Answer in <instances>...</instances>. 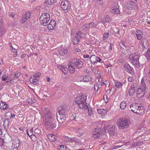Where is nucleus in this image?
Here are the masks:
<instances>
[{"label":"nucleus","instance_id":"49530a36","mask_svg":"<svg viewBox=\"0 0 150 150\" xmlns=\"http://www.w3.org/2000/svg\"><path fill=\"white\" fill-rule=\"evenodd\" d=\"M40 75L41 74L39 72H38L35 74L33 76H31V77L36 79L37 77L38 76H40Z\"/></svg>","mask_w":150,"mask_h":150},{"label":"nucleus","instance_id":"f8f14e48","mask_svg":"<svg viewBox=\"0 0 150 150\" xmlns=\"http://www.w3.org/2000/svg\"><path fill=\"white\" fill-rule=\"evenodd\" d=\"M115 126L114 125L112 126L110 125H109L105 127V128L104 129L105 131L106 130L107 131L110 135H112L113 134L114 132L115 128Z\"/></svg>","mask_w":150,"mask_h":150},{"label":"nucleus","instance_id":"c03bdc74","mask_svg":"<svg viewBox=\"0 0 150 150\" xmlns=\"http://www.w3.org/2000/svg\"><path fill=\"white\" fill-rule=\"evenodd\" d=\"M107 112V110H106L101 109L100 110V114H101L102 115H104L106 114Z\"/></svg>","mask_w":150,"mask_h":150},{"label":"nucleus","instance_id":"6e6552de","mask_svg":"<svg viewBox=\"0 0 150 150\" xmlns=\"http://www.w3.org/2000/svg\"><path fill=\"white\" fill-rule=\"evenodd\" d=\"M103 134L100 129L96 128L93 132L92 137L94 139H99L102 137Z\"/></svg>","mask_w":150,"mask_h":150},{"label":"nucleus","instance_id":"f03ea898","mask_svg":"<svg viewBox=\"0 0 150 150\" xmlns=\"http://www.w3.org/2000/svg\"><path fill=\"white\" fill-rule=\"evenodd\" d=\"M129 123L130 121L129 120L120 117L117 120V125L119 129H123L129 127Z\"/></svg>","mask_w":150,"mask_h":150},{"label":"nucleus","instance_id":"680f3d73","mask_svg":"<svg viewBox=\"0 0 150 150\" xmlns=\"http://www.w3.org/2000/svg\"><path fill=\"white\" fill-rule=\"evenodd\" d=\"M122 146H119V145H116V146H114L113 147V149H117L118 148H119Z\"/></svg>","mask_w":150,"mask_h":150},{"label":"nucleus","instance_id":"9d476101","mask_svg":"<svg viewBox=\"0 0 150 150\" xmlns=\"http://www.w3.org/2000/svg\"><path fill=\"white\" fill-rule=\"evenodd\" d=\"M58 113L59 114H67L68 112L67 108L65 105H63L59 107L58 108Z\"/></svg>","mask_w":150,"mask_h":150},{"label":"nucleus","instance_id":"13d9d810","mask_svg":"<svg viewBox=\"0 0 150 150\" xmlns=\"http://www.w3.org/2000/svg\"><path fill=\"white\" fill-rule=\"evenodd\" d=\"M11 115V112L9 111L7 112L6 114V116L7 117H10Z\"/></svg>","mask_w":150,"mask_h":150},{"label":"nucleus","instance_id":"72a5a7b5","mask_svg":"<svg viewBox=\"0 0 150 150\" xmlns=\"http://www.w3.org/2000/svg\"><path fill=\"white\" fill-rule=\"evenodd\" d=\"M69 69L71 73H73L75 71V68L74 66L71 65V64L69 66Z\"/></svg>","mask_w":150,"mask_h":150},{"label":"nucleus","instance_id":"aec40b11","mask_svg":"<svg viewBox=\"0 0 150 150\" xmlns=\"http://www.w3.org/2000/svg\"><path fill=\"white\" fill-rule=\"evenodd\" d=\"M83 108L86 109H88V115L89 116H91L92 114V110L91 107L89 105H86Z\"/></svg>","mask_w":150,"mask_h":150},{"label":"nucleus","instance_id":"c85d7f7f","mask_svg":"<svg viewBox=\"0 0 150 150\" xmlns=\"http://www.w3.org/2000/svg\"><path fill=\"white\" fill-rule=\"evenodd\" d=\"M144 109H143V106H140L139 108H138V110L137 111V114H138L140 115L144 113Z\"/></svg>","mask_w":150,"mask_h":150},{"label":"nucleus","instance_id":"774afa93","mask_svg":"<svg viewBox=\"0 0 150 150\" xmlns=\"http://www.w3.org/2000/svg\"><path fill=\"white\" fill-rule=\"evenodd\" d=\"M133 79V78L132 77H130L128 79V80L129 82H132V80Z\"/></svg>","mask_w":150,"mask_h":150},{"label":"nucleus","instance_id":"4468645a","mask_svg":"<svg viewBox=\"0 0 150 150\" xmlns=\"http://www.w3.org/2000/svg\"><path fill=\"white\" fill-rule=\"evenodd\" d=\"M74 62L75 66L78 69L81 68L83 64V63L81 62V60L79 59H74Z\"/></svg>","mask_w":150,"mask_h":150},{"label":"nucleus","instance_id":"3c124183","mask_svg":"<svg viewBox=\"0 0 150 150\" xmlns=\"http://www.w3.org/2000/svg\"><path fill=\"white\" fill-rule=\"evenodd\" d=\"M109 35V33L108 32V33H105L103 36V40H105L107 38H108Z\"/></svg>","mask_w":150,"mask_h":150},{"label":"nucleus","instance_id":"2f4dec72","mask_svg":"<svg viewBox=\"0 0 150 150\" xmlns=\"http://www.w3.org/2000/svg\"><path fill=\"white\" fill-rule=\"evenodd\" d=\"M145 80L150 84V69H149V72H148L146 75V77Z\"/></svg>","mask_w":150,"mask_h":150},{"label":"nucleus","instance_id":"a19ab883","mask_svg":"<svg viewBox=\"0 0 150 150\" xmlns=\"http://www.w3.org/2000/svg\"><path fill=\"white\" fill-rule=\"evenodd\" d=\"M23 16L25 17V18H26L27 19H28L31 16V14L30 12H27Z\"/></svg>","mask_w":150,"mask_h":150},{"label":"nucleus","instance_id":"dca6fc26","mask_svg":"<svg viewBox=\"0 0 150 150\" xmlns=\"http://www.w3.org/2000/svg\"><path fill=\"white\" fill-rule=\"evenodd\" d=\"M56 24V23L54 20H52L51 21L50 23L48 25V29L49 30H52L55 27Z\"/></svg>","mask_w":150,"mask_h":150},{"label":"nucleus","instance_id":"6e6d98bb","mask_svg":"<svg viewBox=\"0 0 150 150\" xmlns=\"http://www.w3.org/2000/svg\"><path fill=\"white\" fill-rule=\"evenodd\" d=\"M66 146L64 145H62L60 146V150H65Z\"/></svg>","mask_w":150,"mask_h":150},{"label":"nucleus","instance_id":"338daca9","mask_svg":"<svg viewBox=\"0 0 150 150\" xmlns=\"http://www.w3.org/2000/svg\"><path fill=\"white\" fill-rule=\"evenodd\" d=\"M137 146H140L142 145L143 144V142H137Z\"/></svg>","mask_w":150,"mask_h":150},{"label":"nucleus","instance_id":"052dcab7","mask_svg":"<svg viewBox=\"0 0 150 150\" xmlns=\"http://www.w3.org/2000/svg\"><path fill=\"white\" fill-rule=\"evenodd\" d=\"M7 77L6 75H3L2 77V80L3 81H6L7 79Z\"/></svg>","mask_w":150,"mask_h":150},{"label":"nucleus","instance_id":"0e129e2a","mask_svg":"<svg viewBox=\"0 0 150 150\" xmlns=\"http://www.w3.org/2000/svg\"><path fill=\"white\" fill-rule=\"evenodd\" d=\"M10 49L11 50V51L13 52H16V50L12 46L10 47Z\"/></svg>","mask_w":150,"mask_h":150},{"label":"nucleus","instance_id":"0eeeda50","mask_svg":"<svg viewBox=\"0 0 150 150\" xmlns=\"http://www.w3.org/2000/svg\"><path fill=\"white\" fill-rule=\"evenodd\" d=\"M61 6L65 13H67L68 10L70 9L71 7L69 1L67 0L62 1L61 3Z\"/></svg>","mask_w":150,"mask_h":150},{"label":"nucleus","instance_id":"603ef678","mask_svg":"<svg viewBox=\"0 0 150 150\" xmlns=\"http://www.w3.org/2000/svg\"><path fill=\"white\" fill-rule=\"evenodd\" d=\"M121 50L122 51V52L125 55H127L128 51H129V49L125 50L124 49H122Z\"/></svg>","mask_w":150,"mask_h":150},{"label":"nucleus","instance_id":"7c9ffc66","mask_svg":"<svg viewBox=\"0 0 150 150\" xmlns=\"http://www.w3.org/2000/svg\"><path fill=\"white\" fill-rule=\"evenodd\" d=\"M126 103L125 101H122L120 104V108L122 110L125 109L126 106Z\"/></svg>","mask_w":150,"mask_h":150},{"label":"nucleus","instance_id":"e2e57ef3","mask_svg":"<svg viewBox=\"0 0 150 150\" xmlns=\"http://www.w3.org/2000/svg\"><path fill=\"white\" fill-rule=\"evenodd\" d=\"M20 74L19 72H17L15 74V76L16 77H18L20 76Z\"/></svg>","mask_w":150,"mask_h":150},{"label":"nucleus","instance_id":"9b49d317","mask_svg":"<svg viewBox=\"0 0 150 150\" xmlns=\"http://www.w3.org/2000/svg\"><path fill=\"white\" fill-rule=\"evenodd\" d=\"M57 116L58 122L62 123L65 121L66 118V114L58 113V114H57Z\"/></svg>","mask_w":150,"mask_h":150},{"label":"nucleus","instance_id":"4be33fe9","mask_svg":"<svg viewBox=\"0 0 150 150\" xmlns=\"http://www.w3.org/2000/svg\"><path fill=\"white\" fill-rule=\"evenodd\" d=\"M30 81L31 83L34 85L37 84L39 81V80H38L37 79L31 77L30 79Z\"/></svg>","mask_w":150,"mask_h":150},{"label":"nucleus","instance_id":"f257e3e1","mask_svg":"<svg viewBox=\"0 0 150 150\" xmlns=\"http://www.w3.org/2000/svg\"><path fill=\"white\" fill-rule=\"evenodd\" d=\"M45 117V126L48 130H53L56 127L57 121L55 119V115L49 111L45 112L43 114Z\"/></svg>","mask_w":150,"mask_h":150},{"label":"nucleus","instance_id":"1a4fd4ad","mask_svg":"<svg viewBox=\"0 0 150 150\" xmlns=\"http://www.w3.org/2000/svg\"><path fill=\"white\" fill-rule=\"evenodd\" d=\"M125 71L129 74L133 75L134 74V70L133 68L131 67L128 63H125L124 66Z\"/></svg>","mask_w":150,"mask_h":150},{"label":"nucleus","instance_id":"a878e982","mask_svg":"<svg viewBox=\"0 0 150 150\" xmlns=\"http://www.w3.org/2000/svg\"><path fill=\"white\" fill-rule=\"evenodd\" d=\"M79 39L75 35L73 39V43L74 45H76L79 42Z\"/></svg>","mask_w":150,"mask_h":150},{"label":"nucleus","instance_id":"bb28decb","mask_svg":"<svg viewBox=\"0 0 150 150\" xmlns=\"http://www.w3.org/2000/svg\"><path fill=\"white\" fill-rule=\"evenodd\" d=\"M127 47V46L126 45L125 42L123 41H121L119 43V48L120 50H122V49H124V48Z\"/></svg>","mask_w":150,"mask_h":150},{"label":"nucleus","instance_id":"58836bf2","mask_svg":"<svg viewBox=\"0 0 150 150\" xmlns=\"http://www.w3.org/2000/svg\"><path fill=\"white\" fill-rule=\"evenodd\" d=\"M60 70L64 74H66L67 73V68H64L63 67L62 68L60 69Z\"/></svg>","mask_w":150,"mask_h":150},{"label":"nucleus","instance_id":"864d4df0","mask_svg":"<svg viewBox=\"0 0 150 150\" xmlns=\"http://www.w3.org/2000/svg\"><path fill=\"white\" fill-rule=\"evenodd\" d=\"M120 30L119 29H118L117 32L115 33V35L116 36L119 37L120 36Z\"/></svg>","mask_w":150,"mask_h":150},{"label":"nucleus","instance_id":"b1692460","mask_svg":"<svg viewBox=\"0 0 150 150\" xmlns=\"http://www.w3.org/2000/svg\"><path fill=\"white\" fill-rule=\"evenodd\" d=\"M48 137L50 141L54 142L56 140V136L53 134H49Z\"/></svg>","mask_w":150,"mask_h":150},{"label":"nucleus","instance_id":"ea45409f","mask_svg":"<svg viewBox=\"0 0 150 150\" xmlns=\"http://www.w3.org/2000/svg\"><path fill=\"white\" fill-rule=\"evenodd\" d=\"M146 57L148 59L150 58V48L148 49L146 53Z\"/></svg>","mask_w":150,"mask_h":150},{"label":"nucleus","instance_id":"20e7f679","mask_svg":"<svg viewBox=\"0 0 150 150\" xmlns=\"http://www.w3.org/2000/svg\"><path fill=\"white\" fill-rule=\"evenodd\" d=\"M86 100V96L83 95H81L79 97H77L75 99L76 103L78 104L80 108L81 109H83L87 105Z\"/></svg>","mask_w":150,"mask_h":150},{"label":"nucleus","instance_id":"69168bd1","mask_svg":"<svg viewBox=\"0 0 150 150\" xmlns=\"http://www.w3.org/2000/svg\"><path fill=\"white\" fill-rule=\"evenodd\" d=\"M68 52V50H67L66 49H64V50L63 51V54L62 55H64L65 54H66Z\"/></svg>","mask_w":150,"mask_h":150},{"label":"nucleus","instance_id":"39448f33","mask_svg":"<svg viewBox=\"0 0 150 150\" xmlns=\"http://www.w3.org/2000/svg\"><path fill=\"white\" fill-rule=\"evenodd\" d=\"M50 20V16L47 13L42 14L40 18V20L41 24L44 26H46L48 25V22Z\"/></svg>","mask_w":150,"mask_h":150},{"label":"nucleus","instance_id":"ddd939ff","mask_svg":"<svg viewBox=\"0 0 150 150\" xmlns=\"http://www.w3.org/2000/svg\"><path fill=\"white\" fill-rule=\"evenodd\" d=\"M139 106L138 103H133L130 106V108L131 111L137 114Z\"/></svg>","mask_w":150,"mask_h":150},{"label":"nucleus","instance_id":"cd10ccee","mask_svg":"<svg viewBox=\"0 0 150 150\" xmlns=\"http://www.w3.org/2000/svg\"><path fill=\"white\" fill-rule=\"evenodd\" d=\"M137 33L136 34V35L137 37V38L138 40H140L142 37V33L139 30H137Z\"/></svg>","mask_w":150,"mask_h":150},{"label":"nucleus","instance_id":"de8ad7c7","mask_svg":"<svg viewBox=\"0 0 150 150\" xmlns=\"http://www.w3.org/2000/svg\"><path fill=\"white\" fill-rule=\"evenodd\" d=\"M94 88L95 91L98 92V90L99 88V86L98 83L95 84Z\"/></svg>","mask_w":150,"mask_h":150},{"label":"nucleus","instance_id":"a211bd4d","mask_svg":"<svg viewBox=\"0 0 150 150\" xmlns=\"http://www.w3.org/2000/svg\"><path fill=\"white\" fill-rule=\"evenodd\" d=\"M97 56L95 55H92L91 56L90 58L91 62L93 64H95L97 62Z\"/></svg>","mask_w":150,"mask_h":150},{"label":"nucleus","instance_id":"e433bc0d","mask_svg":"<svg viewBox=\"0 0 150 150\" xmlns=\"http://www.w3.org/2000/svg\"><path fill=\"white\" fill-rule=\"evenodd\" d=\"M89 27L88 24H86L83 25L82 27L83 30L85 31H86L89 28Z\"/></svg>","mask_w":150,"mask_h":150},{"label":"nucleus","instance_id":"6ab92c4d","mask_svg":"<svg viewBox=\"0 0 150 150\" xmlns=\"http://www.w3.org/2000/svg\"><path fill=\"white\" fill-rule=\"evenodd\" d=\"M110 11L112 13L115 14H118L120 13L118 8L115 6H114L112 7Z\"/></svg>","mask_w":150,"mask_h":150},{"label":"nucleus","instance_id":"79ce46f5","mask_svg":"<svg viewBox=\"0 0 150 150\" xmlns=\"http://www.w3.org/2000/svg\"><path fill=\"white\" fill-rule=\"evenodd\" d=\"M66 138L67 139H66L67 142L70 141V142H74L75 141L74 138H70L68 137H67Z\"/></svg>","mask_w":150,"mask_h":150},{"label":"nucleus","instance_id":"c756f323","mask_svg":"<svg viewBox=\"0 0 150 150\" xmlns=\"http://www.w3.org/2000/svg\"><path fill=\"white\" fill-rule=\"evenodd\" d=\"M76 35L79 38H82L84 36V34L80 31L78 32Z\"/></svg>","mask_w":150,"mask_h":150},{"label":"nucleus","instance_id":"393cba45","mask_svg":"<svg viewBox=\"0 0 150 150\" xmlns=\"http://www.w3.org/2000/svg\"><path fill=\"white\" fill-rule=\"evenodd\" d=\"M83 80L84 82L89 81H91L92 79L90 76L87 75L83 78Z\"/></svg>","mask_w":150,"mask_h":150},{"label":"nucleus","instance_id":"8fccbe9b","mask_svg":"<svg viewBox=\"0 0 150 150\" xmlns=\"http://www.w3.org/2000/svg\"><path fill=\"white\" fill-rule=\"evenodd\" d=\"M105 21L107 23H109L110 22V18L108 16H107L105 18Z\"/></svg>","mask_w":150,"mask_h":150},{"label":"nucleus","instance_id":"bf43d9fd","mask_svg":"<svg viewBox=\"0 0 150 150\" xmlns=\"http://www.w3.org/2000/svg\"><path fill=\"white\" fill-rule=\"evenodd\" d=\"M26 132L27 134L30 137H32V136H33V135L34 136H35V135L34 134H31V135H30V134H29V133L28 132V129H26Z\"/></svg>","mask_w":150,"mask_h":150},{"label":"nucleus","instance_id":"2eb2a0df","mask_svg":"<svg viewBox=\"0 0 150 150\" xmlns=\"http://www.w3.org/2000/svg\"><path fill=\"white\" fill-rule=\"evenodd\" d=\"M137 6L136 3L133 1H129L127 2V7L129 10H132L134 9Z\"/></svg>","mask_w":150,"mask_h":150},{"label":"nucleus","instance_id":"7ed1b4c3","mask_svg":"<svg viewBox=\"0 0 150 150\" xmlns=\"http://www.w3.org/2000/svg\"><path fill=\"white\" fill-rule=\"evenodd\" d=\"M140 57V55L138 53H133L129 55V59L131 63L137 68L139 67V59Z\"/></svg>","mask_w":150,"mask_h":150},{"label":"nucleus","instance_id":"09e8293b","mask_svg":"<svg viewBox=\"0 0 150 150\" xmlns=\"http://www.w3.org/2000/svg\"><path fill=\"white\" fill-rule=\"evenodd\" d=\"M27 19L26 18H25L23 16L21 21V23H23L27 21Z\"/></svg>","mask_w":150,"mask_h":150},{"label":"nucleus","instance_id":"f704fd0d","mask_svg":"<svg viewBox=\"0 0 150 150\" xmlns=\"http://www.w3.org/2000/svg\"><path fill=\"white\" fill-rule=\"evenodd\" d=\"M115 85L117 88H120L122 87L123 84L121 82L116 81L115 82Z\"/></svg>","mask_w":150,"mask_h":150},{"label":"nucleus","instance_id":"5701e85b","mask_svg":"<svg viewBox=\"0 0 150 150\" xmlns=\"http://www.w3.org/2000/svg\"><path fill=\"white\" fill-rule=\"evenodd\" d=\"M142 47L144 48L145 47H147L148 45V42L147 40L144 38L142 40Z\"/></svg>","mask_w":150,"mask_h":150},{"label":"nucleus","instance_id":"412c9836","mask_svg":"<svg viewBox=\"0 0 150 150\" xmlns=\"http://www.w3.org/2000/svg\"><path fill=\"white\" fill-rule=\"evenodd\" d=\"M79 114L73 113L69 116V119L71 120H74L79 119Z\"/></svg>","mask_w":150,"mask_h":150},{"label":"nucleus","instance_id":"c9c22d12","mask_svg":"<svg viewBox=\"0 0 150 150\" xmlns=\"http://www.w3.org/2000/svg\"><path fill=\"white\" fill-rule=\"evenodd\" d=\"M56 0H46L45 3L49 5H52L55 2Z\"/></svg>","mask_w":150,"mask_h":150},{"label":"nucleus","instance_id":"473e14b6","mask_svg":"<svg viewBox=\"0 0 150 150\" xmlns=\"http://www.w3.org/2000/svg\"><path fill=\"white\" fill-rule=\"evenodd\" d=\"M9 122L8 119H5L4 120L3 125L5 127H8L9 126Z\"/></svg>","mask_w":150,"mask_h":150},{"label":"nucleus","instance_id":"4c0bfd02","mask_svg":"<svg viewBox=\"0 0 150 150\" xmlns=\"http://www.w3.org/2000/svg\"><path fill=\"white\" fill-rule=\"evenodd\" d=\"M98 24V23L96 24L94 22H93L90 23H88V25L89 28L90 27L91 28H95Z\"/></svg>","mask_w":150,"mask_h":150},{"label":"nucleus","instance_id":"4d7b16f0","mask_svg":"<svg viewBox=\"0 0 150 150\" xmlns=\"http://www.w3.org/2000/svg\"><path fill=\"white\" fill-rule=\"evenodd\" d=\"M5 32L4 30L1 29L0 31V38L1 37L2 35L5 33Z\"/></svg>","mask_w":150,"mask_h":150},{"label":"nucleus","instance_id":"423d86ee","mask_svg":"<svg viewBox=\"0 0 150 150\" xmlns=\"http://www.w3.org/2000/svg\"><path fill=\"white\" fill-rule=\"evenodd\" d=\"M146 85L144 83H142L140 88L137 89V96L139 98H142L145 94V91L146 89Z\"/></svg>","mask_w":150,"mask_h":150},{"label":"nucleus","instance_id":"5fc2aeb1","mask_svg":"<svg viewBox=\"0 0 150 150\" xmlns=\"http://www.w3.org/2000/svg\"><path fill=\"white\" fill-rule=\"evenodd\" d=\"M35 102L36 100L34 98H32L30 100L28 101V102L30 103H31L32 104H33V103H35Z\"/></svg>","mask_w":150,"mask_h":150},{"label":"nucleus","instance_id":"f3484780","mask_svg":"<svg viewBox=\"0 0 150 150\" xmlns=\"http://www.w3.org/2000/svg\"><path fill=\"white\" fill-rule=\"evenodd\" d=\"M9 105L5 102L1 101L0 102V109L1 110H5L8 108Z\"/></svg>","mask_w":150,"mask_h":150},{"label":"nucleus","instance_id":"a18cd8bd","mask_svg":"<svg viewBox=\"0 0 150 150\" xmlns=\"http://www.w3.org/2000/svg\"><path fill=\"white\" fill-rule=\"evenodd\" d=\"M135 91V89H131L130 88L128 91L129 96H131L133 94Z\"/></svg>","mask_w":150,"mask_h":150},{"label":"nucleus","instance_id":"37998d69","mask_svg":"<svg viewBox=\"0 0 150 150\" xmlns=\"http://www.w3.org/2000/svg\"><path fill=\"white\" fill-rule=\"evenodd\" d=\"M92 72L95 74H98L100 73V72L98 70L95 68H94L92 69Z\"/></svg>","mask_w":150,"mask_h":150}]
</instances>
